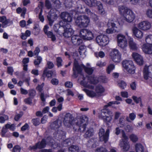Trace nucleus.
Returning a JSON list of instances; mask_svg holds the SVG:
<instances>
[{"label": "nucleus", "mask_w": 152, "mask_h": 152, "mask_svg": "<svg viewBox=\"0 0 152 152\" xmlns=\"http://www.w3.org/2000/svg\"><path fill=\"white\" fill-rule=\"evenodd\" d=\"M83 68H84L85 72L89 75L92 74L94 70V68L93 67H87L82 65H79L77 61L75 59L73 68V72L72 76L76 78L78 77V74L81 75Z\"/></svg>", "instance_id": "obj_1"}, {"label": "nucleus", "mask_w": 152, "mask_h": 152, "mask_svg": "<svg viewBox=\"0 0 152 152\" xmlns=\"http://www.w3.org/2000/svg\"><path fill=\"white\" fill-rule=\"evenodd\" d=\"M113 113L108 108H104L102 109L100 113H99V118L102 120L107 125H108L113 119Z\"/></svg>", "instance_id": "obj_2"}, {"label": "nucleus", "mask_w": 152, "mask_h": 152, "mask_svg": "<svg viewBox=\"0 0 152 152\" xmlns=\"http://www.w3.org/2000/svg\"><path fill=\"white\" fill-rule=\"evenodd\" d=\"M88 124V118L85 115H83L80 119L76 123V125L74 126L73 129L75 132H83L86 130Z\"/></svg>", "instance_id": "obj_3"}, {"label": "nucleus", "mask_w": 152, "mask_h": 152, "mask_svg": "<svg viewBox=\"0 0 152 152\" xmlns=\"http://www.w3.org/2000/svg\"><path fill=\"white\" fill-rule=\"evenodd\" d=\"M90 23V19L86 15H83L78 16L75 19V24L80 28L87 27Z\"/></svg>", "instance_id": "obj_4"}, {"label": "nucleus", "mask_w": 152, "mask_h": 152, "mask_svg": "<svg viewBox=\"0 0 152 152\" xmlns=\"http://www.w3.org/2000/svg\"><path fill=\"white\" fill-rule=\"evenodd\" d=\"M122 65L123 67L128 73L133 74L135 73V67L132 61L124 60L122 61Z\"/></svg>", "instance_id": "obj_5"}, {"label": "nucleus", "mask_w": 152, "mask_h": 152, "mask_svg": "<svg viewBox=\"0 0 152 152\" xmlns=\"http://www.w3.org/2000/svg\"><path fill=\"white\" fill-rule=\"evenodd\" d=\"M88 78L89 82H85L84 80L83 79V81L81 82V84L85 87L91 89H94V86L90 85L89 83L93 84H97L99 82L98 78L96 77L93 76L89 77Z\"/></svg>", "instance_id": "obj_6"}, {"label": "nucleus", "mask_w": 152, "mask_h": 152, "mask_svg": "<svg viewBox=\"0 0 152 152\" xmlns=\"http://www.w3.org/2000/svg\"><path fill=\"white\" fill-rule=\"evenodd\" d=\"M62 22H59V25L61 26L64 29V32L63 33V36L65 37H69L73 34V31L71 28L70 25L68 23L62 25Z\"/></svg>", "instance_id": "obj_7"}, {"label": "nucleus", "mask_w": 152, "mask_h": 152, "mask_svg": "<svg viewBox=\"0 0 152 152\" xmlns=\"http://www.w3.org/2000/svg\"><path fill=\"white\" fill-rule=\"evenodd\" d=\"M110 131L107 129L105 133L104 129L100 128L99 131V140L101 141H104V143H106L108 141Z\"/></svg>", "instance_id": "obj_8"}, {"label": "nucleus", "mask_w": 152, "mask_h": 152, "mask_svg": "<svg viewBox=\"0 0 152 152\" xmlns=\"http://www.w3.org/2000/svg\"><path fill=\"white\" fill-rule=\"evenodd\" d=\"M111 58L115 62L119 63L121 60V54L117 49L113 50L110 53Z\"/></svg>", "instance_id": "obj_9"}, {"label": "nucleus", "mask_w": 152, "mask_h": 152, "mask_svg": "<svg viewBox=\"0 0 152 152\" xmlns=\"http://www.w3.org/2000/svg\"><path fill=\"white\" fill-rule=\"evenodd\" d=\"M74 117L69 113H66L64 115L63 120L64 125L67 127H70L72 125Z\"/></svg>", "instance_id": "obj_10"}, {"label": "nucleus", "mask_w": 152, "mask_h": 152, "mask_svg": "<svg viewBox=\"0 0 152 152\" xmlns=\"http://www.w3.org/2000/svg\"><path fill=\"white\" fill-rule=\"evenodd\" d=\"M96 41L99 45L104 46L108 43L109 39L107 36L101 35L97 36L96 38Z\"/></svg>", "instance_id": "obj_11"}, {"label": "nucleus", "mask_w": 152, "mask_h": 152, "mask_svg": "<svg viewBox=\"0 0 152 152\" xmlns=\"http://www.w3.org/2000/svg\"><path fill=\"white\" fill-rule=\"evenodd\" d=\"M118 46L124 49L127 46V41L124 36L119 34L117 36Z\"/></svg>", "instance_id": "obj_12"}, {"label": "nucleus", "mask_w": 152, "mask_h": 152, "mask_svg": "<svg viewBox=\"0 0 152 152\" xmlns=\"http://www.w3.org/2000/svg\"><path fill=\"white\" fill-rule=\"evenodd\" d=\"M47 145L46 140L45 138L42 139L41 141H39L36 143L35 145L32 146H30L31 149L36 150L37 148L40 149L45 148Z\"/></svg>", "instance_id": "obj_13"}, {"label": "nucleus", "mask_w": 152, "mask_h": 152, "mask_svg": "<svg viewBox=\"0 0 152 152\" xmlns=\"http://www.w3.org/2000/svg\"><path fill=\"white\" fill-rule=\"evenodd\" d=\"M152 71V65H150L148 66H145L143 70V76L144 78L147 80L149 77H151V71Z\"/></svg>", "instance_id": "obj_14"}, {"label": "nucleus", "mask_w": 152, "mask_h": 152, "mask_svg": "<svg viewBox=\"0 0 152 152\" xmlns=\"http://www.w3.org/2000/svg\"><path fill=\"white\" fill-rule=\"evenodd\" d=\"M138 26L139 29L142 30L147 31L150 28L151 25L148 21L144 20L140 23Z\"/></svg>", "instance_id": "obj_15"}, {"label": "nucleus", "mask_w": 152, "mask_h": 152, "mask_svg": "<svg viewBox=\"0 0 152 152\" xmlns=\"http://www.w3.org/2000/svg\"><path fill=\"white\" fill-rule=\"evenodd\" d=\"M124 16L125 20L129 23L132 22L135 18V14L131 10H129L128 12L126 13Z\"/></svg>", "instance_id": "obj_16"}, {"label": "nucleus", "mask_w": 152, "mask_h": 152, "mask_svg": "<svg viewBox=\"0 0 152 152\" xmlns=\"http://www.w3.org/2000/svg\"><path fill=\"white\" fill-rule=\"evenodd\" d=\"M61 18L64 20V23L62 24V25L68 22H70L72 20V18L70 14L66 12H63L61 13ZM61 22L63 21H61Z\"/></svg>", "instance_id": "obj_17"}, {"label": "nucleus", "mask_w": 152, "mask_h": 152, "mask_svg": "<svg viewBox=\"0 0 152 152\" xmlns=\"http://www.w3.org/2000/svg\"><path fill=\"white\" fill-rule=\"evenodd\" d=\"M133 58L138 65H142L143 64V58L141 55L136 53H134L132 54Z\"/></svg>", "instance_id": "obj_18"}, {"label": "nucleus", "mask_w": 152, "mask_h": 152, "mask_svg": "<svg viewBox=\"0 0 152 152\" xmlns=\"http://www.w3.org/2000/svg\"><path fill=\"white\" fill-rule=\"evenodd\" d=\"M119 145L124 151H128L130 148V145L128 140L121 141Z\"/></svg>", "instance_id": "obj_19"}, {"label": "nucleus", "mask_w": 152, "mask_h": 152, "mask_svg": "<svg viewBox=\"0 0 152 152\" xmlns=\"http://www.w3.org/2000/svg\"><path fill=\"white\" fill-rule=\"evenodd\" d=\"M61 121L58 119L51 124L50 127L52 129L58 131V129L61 126Z\"/></svg>", "instance_id": "obj_20"}, {"label": "nucleus", "mask_w": 152, "mask_h": 152, "mask_svg": "<svg viewBox=\"0 0 152 152\" xmlns=\"http://www.w3.org/2000/svg\"><path fill=\"white\" fill-rule=\"evenodd\" d=\"M72 43L75 45H79L81 44L83 41L80 37L77 35H75L71 37V39Z\"/></svg>", "instance_id": "obj_21"}, {"label": "nucleus", "mask_w": 152, "mask_h": 152, "mask_svg": "<svg viewBox=\"0 0 152 152\" xmlns=\"http://www.w3.org/2000/svg\"><path fill=\"white\" fill-rule=\"evenodd\" d=\"M132 31L134 35L137 38L141 39L143 36L142 32L136 27L132 28Z\"/></svg>", "instance_id": "obj_22"}, {"label": "nucleus", "mask_w": 152, "mask_h": 152, "mask_svg": "<svg viewBox=\"0 0 152 152\" xmlns=\"http://www.w3.org/2000/svg\"><path fill=\"white\" fill-rule=\"evenodd\" d=\"M142 49L143 52L145 53L152 54V44H149L144 45Z\"/></svg>", "instance_id": "obj_23"}, {"label": "nucleus", "mask_w": 152, "mask_h": 152, "mask_svg": "<svg viewBox=\"0 0 152 152\" xmlns=\"http://www.w3.org/2000/svg\"><path fill=\"white\" fill-rule=\"evenodd\" d=\"M53 74V72L52 71L49 70L47 67H45L42 75V77L44 78V79L46 77L48 78L51 77Z\"/></svg>", "instance_id": "obj_24"}, {"label": "nucleus", "mask_w": 152, "mask_h": 152, "mask_svg": "<svg viewBox=\"0 0 152 152\" xmlns=\"http://www.w3.org/2000/svg\"><path fill=\"white\" fill-rule=\"evenodd\" d=\"M129 43L130 49L133 50H136L138 49V46L136 43L134 42L133 38H130L129 39Z\"/></svg>", "instance_id": "obj_25"}, {"label": "nucleus", "mask_w": 152, "mask_h": 152, "mask_svg": "<svg viewBox=\"0 0 152 152\" xmlns=\"http://www.w3.org/2000/svg\"><path fill=\"white\" fill-rule=\"evenodd\" d=\"M86 4L90 7H95L98 1L96 0H82Z\"/></svg>", "instance_id": "obj_26"}, {"label": "nucleus", "mask_w": 152, "mask_h": 152, "mask_svg": "<svg viewBox=\"0 0 152 152\" xmlns=\"http://www.w3.org/2000/svg\"><path fill=\"white\" fill-rule=\"evenodd\" d=\"M108 25L109 26H111L112 27L106 30V31L107 33L112 34L113 33L114 31L115 32L116 30V29H115V28H116V27L115 26V24L114 23L109 22L108 23Z\"/></svg>", "instance_id": "obj_27"}, {"label": "nucleus", "mask_w": 152, "mask_h": 152, "mask_svg": "<svg viewBox=\"0 0 152 152\" xmlns=\"http://www.w3.org/2000/svg\"><path fill=\"white\" fill-rule=\"evenodd\" d=\"M118 10L121 15H124L128 12V11L130 10L124 5H121L118 7Z\"/></svg>", "instance_id": "obj_28"}, {"label": "nucleus", "mask_w": 152, "mask_h": 152, "mask_svg": "<svg viewBox=\"0 0 152 152\" xmlns=\"http://www.w3.org/2000/svg\"><path fill=\"white\" fill-rule=\"evenodd\" d=\"M98 13L101 15H103L105 13V11L103 8V4L100 1H98L96 4Z\"/></svg>", "instance_id": "obj_29"}, {"label": "nucleus", "mask_w": 152, "mask_h": 152, "mask_svg": "<svg viewBox=\"0 0 152 152\" xmlns=\"http://www.w3.org/2000/svg\"><path fill=\"white\" fill-rule=\"evenodd\" d=\"M94 130L92 128H88L84 134V137L86 138H89L93 135Z\"/></svg>", "instance_id": "obj_30"}, {"label": "nucleus", "mask_w": 152, "mask_h": 152, "mask_svg": "<svg viewBox=\"0 0 152 152\" xmlns=\"http://www.w3.org/2000/svg\"><path fill=\"white\" fill-rule=\"evenodd\" d=\"M94 22L99 26H101L102 23L98 18V16L95 14H93L91 16Z\"/></svg>", "instance_id": "obj_31"}, {"label": "nucleus", "mask_w": 152, "mask_h": 152, "mask_svg": "<svg viewBox=\"0 0 152 152\" xmlns=\"http://www.w3.org/2000/svg\"><path fill=\"white\" fill-rule=\"evenodd\" d=\"M68 150L69 152H79V147L77 145H72L69 147Z\"/></svg>", "instance_id": "obj_32"}, {"label": "nucleus", "mask_w": 152, "mask_h": 152, "mask_svg": "<svg viewBox=\"0 0 152 152\" xmlns=\"http://www.w3.org/2000/svg\"><path fill=\"white\" fill-rule=\"evenodd\" d=\"M95 91L97 93L101 94L104 92V89L102 85H98L96 86Z\"/></svg>", "instance_id": "obj_33"}, {"label": "nucleus", "mask_w": 152, "mask_h": 152, "mask_svg": "<svg viewBox=\"0 0 152 152\" xmlns=\"http://www.w3.org/2000/svg\"><path fill=\"white\" fill-rule=\"evenodd\" d=\"M12 24L13 22L12 20L9 19H6L4 22L2 24V27L3 28H5L7 26L12 25Z\"/></svg>", "instance_id": "obj_34"}, {"label": "nucleus", "mask_w": 152, "mask_h": 152, "mask_svg": "<svg viewBox=\"0 0 152 152\" xmlns=\"http://www.w3.org/2000/svg\"><path fill=\"white\" fill-rule=\"evenodd\" d=\"M87 33L86 37L84 39L88 40H90L92 39L94 37V34L90 30H88Z\"/></svg>", "instance_id": "obj_35"}, {"label": "nucleus", "mask_w": 152, "mask_h": 152, "mask_svg": "<svg viewBox=\"0 0 152 152\" xmlns=\"http://www.w3.org/2000/svg\"><path fill=\"white\" fill-rule=\"evenodd\" d=\"M118 86L122 89L125 88L127 85L126 83L122 80H119L118 82Z\"/></svg>", "instance_id": "obj_36"}, {"label": "nucleus", "mask_w": 152, "mask_h": 152, "mask_svg": "<svg viewBox=\"0 0 152 152\" xmlns=\"http://www.w3.org/2000/svg\"><path fill=\"white\" fill-rule=\"evenodd\" d=\"M48 38H50L51 40L54 42L56 40V38L55 36L53 34V32L50 31H49L46 34Z\"/></svg>", "instance_id": "obj_37"}, {"label": "nucleus", "mask_w": 152, "mask_h": 152, "mask_svg": "<svg viewBox=\"0 0 152 152\" xmlns=\"http://www.w3.org/2000/svg\"><path fill=\"white\" fill-rule=\"evenodd\" d=\"M136 117V115L134 113H131L129 114V117H126V120L127 121L130 122V121L129 120V118L131 120L133 121L135 119Z\"/></svg>", "instance_id": "obj_38"}, {"label": "nucleus", "mask_w": 152, "mask_h": 152, "mask_svg": "<svg viewBox=\"0 0 152 152\" xmlns=\"http://www.w3.org/2000/svg\"><path fill=\"white\" fill-rule=\"evenodd\" d=\"M40 31V29L39 25L35 24L34 27V34L37 35L39 34Z\"/></svg>", "instance_id": "obj_39"}, {"label": "nucleus", "mask_w": 152, "mask_h": 152, "mask_svg": "<svg viewBox=\"0 0 152 152\" xmlns=\"http://www.w3.org/2000/svg\"><path fill=\"white\" fill-rule=\"evenodd\" d=\"M88 30L83 29L80 30V36L83 37V39H85V37H86L87 32H88Z\"/></svg>", "instance_id": "obj_40"}, {"label": "nucleus", "mask_w": 152, "mask_h": 152, "mask_svg": "<svg viewBox=\"0 0 152 152\" xmlns=\"http://www.w3.org/2000/svg\"><path fill=\"white\" fill-rule=\"evenodd\" d=\"M31 121L33 124L35 126L39 125L40 124V119L38 118L32 119Z\"/></svg>", "instance_id": "obj_41"}, {"label": "nucleus", "mask_w": 152, "mask_h": 152, "mask_svg": "<svg viewBox=\"0 0 152 152\" xmlns=\"http://www.w3.org/2000/svg\"><path fill=\"white\" fill-rule=\"evenodd\" d=\"M42 60V58L40 56H37V58L34 60V64L35 66L39 65L41 62Z\"/></svg>", "instance_id": "obj_42"}, {"label": "nucleus", "mask_w": 152, "mask_h": 152, "mask_svg": "<svg viewBox=\"0 0 152 152\" xmlns=\"http://www.w3.org/2000/svg\"><path fill=\"white\" fill-rule=\"evenodd\" d=\"M71 141L69 139H66L64 140L61 143L62 145L63 146L67 147L70 145Z\"/></svg>", "instance_id": "obj_43"}, {"label": "nucleus", "mask_w": 152, "mask_h": 152, "mask_svg": "<svg viewBox=\"0 0 152 152\" xmlns=\"http://www.w3.org/2000/svg\"><path fill=\"white\" fill-rule=\"evenodd\" d=\"M115 66L113 64H110L107 67L106 72L108 74H110L114 69Z\"/></svg>", "instance_id": "obj_44"}, {"label": "nucleus", "mask_w": 152, "mask_h": 152, "mask_svg": "<svg viewBox=\"0 0 152 152\" xmlns=\"http://www.w3.org/2000/svg\"><path fill=\"white\" fill-rule=\"evenodd\" d=\"M129 138L130 140L134 142H136L138 140V138L137 136L134 134L130 135L129 136Z\"/></svg>", "instance_id": "obj_45"}, {"label": "nucleus", "mask_w": 152, "mask_h": 152, "mask_svg": "<svg viewBox=\"0 0 152 152\" xmlns=\"http://www.w3.org/2000/svg\"><path fill=\"white\" fill-rule=\"evenodd\" d=\"M94 54L96 57H100L101 58H103L105 56L104 53L102 51H100L99 53L95 52Z\"/></svg>", "instance_id": "obj_46"}, {"label": "nucleus", "mask_w": 152, "mask_h": 152, "mask_svg": "<svg viewBox=\"0 0 152 152\" xmlns=\"http://www.w3.org/2000/svg\"><path fill=\"white\" fill-rule=\"evenodd\" d=\"M132 98L134 102L136 104H138L139 102H141L142 99L140 97L138 98L136 96H133Z\"/></svg>", "instance_id": "obj_47"}, {"label": "nucleus", "mask_w": 152, "mask_h": 152, "mask_svg": "<svg viewBox=\"0 0 152 152\" xmlns=\"http://www.w3.org/2000/svg\"><path fill=\"white\" fill-rule=\"evenodd\" d=\"M83 90L86 93L87 95H94L95 93L93 91L89 90L86 88H84Z\"/></svg>", "instance_id": "obj_48"}, {"label": "nucleus", "mask_w": 152, "mask_h": 152, "mask_svg": "<svg viewBox=\"0 0 152 152\" xmlns=\"http://www.w3.org/2000/svg\"><path fill=\"white\" fill-rule=\"evenodd\" d=\"M56 61L57 65L58 67L61 66H62V60L61 58L60 57H57L56 59Z\"/></svg>", "instance_id": "obj_49"}, {"label": "nucleus", "mask_w": 152, "mask_h": 152, "mask_svg": "<svg viewBox=\"0 0 152 152\" xmlns=\"http://www.w3.org/2000/svg\"><path fill=\"white\" fill-rule=\"evenodd\" d=\"M145 41L147 43H152V35H150L147 36L145 38Z\"/></svg>", "instance_id": "obj_50"}, {"label": "nucleus", "mask_w": 152, "mask_h": 152, "mask_svg": "<svg viewBox=\"0 0 152 152\" xmlns=\"http://www.w3.org/2000/svg\"><path fill=\"white\" fill-rule=\"evenodd\" d=\"M21 148L19 145H15L13 148L12 152H20Z\"/></svg>", "instance_id": "obj_51"}, {"label": "nucleus", "mask_w": 152, "mask_h": 152, "mask_svg": "<svg viewBox=\"0 0 152 152\" xmlns=\"http://www.w3.org/2000/svg\"><path fill=\"white\" fill-rule=\"evenodd\" d=\"M95 152H108L107 150L105 148L100 147L97 148Z\"/></svg>", "instance_id": "obj_52"}, {"label": "nucleus", "mask_w": 152, "mask_h": 152, "mask_svg": "<svg viewBox=\"0 0 152 152\" xmlns=\"http://www.w3.org/2000/svg\"><path fill=\"white\" fill-rule=\"evenodd\" d=\"M7 129H6L4 127H3L1 131V135L2 137H4V135L7 132Z\"/></svg>", "instance_id": "obj_53"}, {"label": "nucleus", "mask_w": 152, "mask_h": 152, "mask_svg": "<svg viewBox=\"0 0 152 152\" xmlns=\"http://www.w3.org/2000/svg\"><path fill=\"white\" fill-rule=\"evenodd\" d=\"M5 118L6 119H5V118L2 116L0 117V123L2 124L4 123L6 120H8V116L7 115H5Z\"/></svg>", "instance_id": "obj_54"}, {"label": "nucleus", "mask_w": 152, "mask_h": 152, "mask_svg": "<svg viewBox=\"0 0 152 152\" xmlns=\"http://www.w3.org/2000/svg\"><path fill=\"white\" fill-rule=\"evenodd\" d=\"M47 65L48 66V69H51L54 66V65L53 63L50 61H48L47 62Z\"/></svg>", "instance_id": "obj_55"}, {"label": "nucleus", "mask_w": 152, "mask_h": 152, "mask_svg": "<svg viewBox=\"0 0 152 152\" xmlns=\"http://www.w3.org/2000/svg\"><path fill=\"white\" fill-rule=\"evenodd\" d=\"M106 63L105 62H102L99 61L96 63V65L99 67H102L106 65Z\"/></svg>", "instance_id": "obj_56"}, {"label": "nucleus", "mask_w": 152, "mask_h": 152, "mask_svg": "<svg viewBox=\"0 0 152 152\" xmlns=\"http://www.w3.org/2000/svg\"><path fill=\"white\" fill-rule=\"evenodd\" d=\"M58 83V80L56 78H53L51 80V83L53 85H57Z\"/></svg>", "instance_id": "obj_57"}, {"label": "nucleus", "mask_w": 152, "mask_h": 152, "mask_svg": "<svg viewBox=\"0 0 152 152\" xmlns=\"http://www.w3.org/2000/svg\"><path fill=\"white\" fill-rule=\"evenodd\" d=\"M122 136L123 139L122 140H128V138L127 136L126 135V134L124 131L122 130Z\"/></svg>", "instance_id": "obj_58"}, {"label": "nucleus", "mask_w": 152, "mask_h": 152, "mask_svg": "<svg viewBox=\"0 0 152 152\" xmlns=\"http://www.w3.org/2000/svg\"><path fill=\"white\" fill-rule=\"evenodd\" d=\"M13 71V69L12 67L9 66L7 67V72L9 74L12 75Z\"/></svg>", "instance_id": "obj_59"}, {"label": "nucleus", "mask_w": 152, "mask_h": 152, "mask_svg": "<svg viewBox=\"0 0 152 152\" xmlns=\"http://www.w3.org/2000/svg\"><path fill=\"white\" fill-rule=\"evenodd\" d=\"M44 85V83H42L41 85H38L36 89L39 92H41L42 90V88Z\"/></svg>", "instance_id": "obj_60"}, {"label": "nucleus", "mask_w": 152, "mask_h": 152, "mask_svg": "<svg viewBox=\"0 0 152 152\" xmlns=\"http://www.w3.org/2000/svg\"><path fill=\"white\" fill-rule=\"evenodd\" d=\"M53 3L57 7H59L61 5V3L59 0H53Z\"/></svg>", "instance_id": "obj_61"}, {"label": "nucleus", "mask_w": 152, "mask_h": 152, "mask_svg": "<svg viewBox=\"0 0 152 152\" xmlns=\"http://www.w3.org/2000/svg\"><path fill=\"white\" fill-rule=\"evenodd\" d=\"M45 6V7L48 9H50L51 8V4L48 0H46Z\"/></svg>", "instance_id": "obj_62"}, {"label": "nucleus", "mask_w": 152, "mask_h": 152, "mask_svg": "<svg viewBox=\"0 0 152 152\" xmlns=\"http://www.w3.org/2000/svg\"><path fill=\"white\" fill-rule=\"evenodd\" d=\"M24 101L26 104H31L32 103V100L30 98L25 99Z\"/></svg>", "instance_id": "obj_63"}, {"label": "nucleus", "mask_w": 152, "mask_h": 152, "mask_svg": "<svg viewBox=\"0 0 152 152\" xmlns=\"http://www.w3.org/2000/svg\"><path fill=\"white\" fill-rule=\"evenodd\" d=\"M22 115L20 114H18L16 115L14 118V119L17 121H18L19 119L21 117Z\"/></svg>", "instance_id": "obj_64"}]
</instances>
